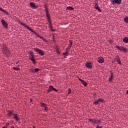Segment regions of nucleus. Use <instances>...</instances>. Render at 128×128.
<instances>
[{"instance_id":"1","label":"nucleus","mask_w":128,"mask_h":128,"mask_svg":"<svg viewBox=\"0 0 128 128\" xmlns=\"http://www.w3.org/2000/svg\"><path fill=\"white\" fill-rule=\"evenodd\" d=\"M45 11L46 12V17L48 22H49V27L52 32H54V30L52 29V20H50V11H48V6L44 5Z\"/></svg>"},{"instance_id":"2","label":"nucleus","mask_w":128,"mask_h":128,"mask_svg":"<svg viewBox=\"0 0 128 128\" xmlns=\"http://www.w3.org/2000/svg\"><path fill=\"white\" fill-rule=\"evenodd\" d=\"M18 24H21V26H24V28H26L27 30H30V32H33V34H36V36H37L38 38H41L42 40V38H44L38 34L36 32H34V30H32V28H30V26H28V25L24 24V22H22L20 21H18Z\"/></svg>"},{"instance_id":"3","label":"nucleus","mask_w":128,"mask_h":128,"mask_svg":"<svg viewBox=\"0 0 128 128\" xmlns=\"http://www.w3.org/2000/svg\"><path fill=\"white\" fill-rule=\"evenodd\" d=\"M2 52L4 54L5 56H10V51L8 50V48L6 46V44H4L2 47Z\"/></svg>"},{"instance_id":"4","label":"nucleus","mask_w":128,"mask_h":128,"mask_svg":"<svg viewBox=\"0 0 128 128\" xmlns=\"http://www.w3.org/2000/svg\"><path fill=\"white\" fill-rule=\"evenodd\" d=\"M116 48L118 50H121L122 52H128V50L124 47V46H116Z\"/></svg>"},{"instance_id":"5","label":"nucleus","mask_w":128,"mask_h":128,"mask_svg":"<svg viewBox=\"0 0 128 128\" xmlns=\"http://www.w3.org/2000/svg\"><path fill=\"white\" fill-rule=\"evenodd\" d=\"M34 52H38V54L40 56H44V52L42 50L38 49V48H34Z\"/></svg>"},{"instance_id":"6","label":"nucleus","mask_w":128,"mask_h":128,"mask_svg":"<svg viewBox=\"0 0 128 128\" xmlns=\"http://www.w3.org/2000/svg\"><path fill=\"white\" fill-rule=\"evenodd\" d=\"M14 112L12 111V110H8L7 113V116H8V118H12V116H14Z\"/></svg>"},{"instance_id":"7","label":"nucleus","mask_w":128,"mask_h":128,"mask_svg":"<svg viewBox=\"0 0 128 128\" xmlns=\"http://www.w3.org/2000/svg\"><path fill=\"white\" fill-rule=\"evenodd\" d=\"M1 22H2L3 26H4L5 28H6V30H8V24L7 22H6V20H2Z\"/></svg>"},{"instance_id":"8","label":"nucleus","mask_w":128,"mask_h":128,"mask_svg":"<svg viewBox=\"0 0 128 128\" xmlns=\"http://www.w3.org/2000/svg\"><path fill=\"white\" fill-rule=\"evenodd\" d=\"M111 2L112 4H120L122 0H112Z\"/></svg>"},{"instance_id":"9","label":"nucleus","mask_w":128,"mask_h":128,"mask_svg":"<svg viewBox=\"0 0 128 128\" xmlns=\"http://www.w3.org/2000/svg\"><path fill=\"white\" fill-rule=\"evenodd\" d=\"M86 66L87 68H92V64L90 62L86 63Z\"/></svg>"},{"instance_id":"10","label":"nucleus","mask_w":128,"mask_h":128,"mask_svg":"<svg viewBox=\"0 0 128 128\" xmlns=\"http://www.w3.org/2000/svg\"><path fill=\"white\" fill-rule=\"evenodd\" d=\"M94 8H96V10H98V12H102V10L100 9V6H98V3L96 2L94 3Z\"/></svg>"},{"instance_id":"11","label":"nucleus","mask_w":128,"mask_h":128,"mask_svg":"<svg viewBox=\"0 0 128 128\" xmlns=\"http://www.w3.org/2000/svg\"><path fill=\"white\" fill-rule=\"evenodd\" d=\"M13 118L16 122H18V120H20V118H18V114H14L13 115Z\"/></svg>"},{"instance_id":"12","label":"nucleus","mask_w":128,"mask_h":128,"mask_svg":"<svg viewBox=\"0 0 128 128\" xmlns=\"http://www.w3.org/2000/svg\"><path fill=\"white\" fill-rule=\"evenodd\" d=\"M115 60H116L118 64H122V61H120V56H116L115 58Z\"/></svg>"},{"instance_id":"13","label":"nucleus","mask_w":128,"mask_h":128,"mask_svg":"<svg viewBox=\"0 0 128 128\" xmlns=\"http://www.w3.org/2000/svg\"><path fill=\"white\" fill-rule=\"evenodd\" d=\"M104 58L102 57H98V62L100 64H104Z\"/></svg>"},{"instance_id":"14","label":"nucleus","mask_w":128,"mask_h":128,"mask_svg":"<svg viewBox=\"0 0 128 128\" xmlns=\"http://www.w3.org/2000/svg\"><path fill=\"white\" fill-rule=\"evenodd\" d=\"M110 76L109 78L108 82H110L112 80H114V72L112 71H110Z\"/></svg>"},{"instance_id":"15","label":"nucleus","mask_w":128,"mask_h":128,"mask_svg":"<svg viewBox=\"0 0 128 128\" xmlns=\"http://www.w3.org/2000/svg\"><path fill=\"white\" fill-rule=\"evenodd\" d=\"M30 6H31V8H32L34 10V8H38V6H36V4H34V3L32 2H30Z\"/></svg>"},{"instance_id":"16","label":"nucleus","mask_w":128,"mask_h":128,"mask_svg":"<svg viewBox=\"0 0 128 128\" xmlns=\"http://www.w3.org/2000/svg\"><path fill=\"white\" fill-rule=\"evenodd\" d=\"M29 60L32 62L34 64H36V58L34 57H30Z\"/></svg>"},{"instance_id":"17","label":"nucleus","mask_w":128,"mask_h":128,"mask_svg":"<svg viewBox=\"0 0 128 128\" xmlns=\"http://www.w3.org/2000/svg\"><path fill=\"white\" fill-rule=\"evenodd\" d=\"M52 88H54V86H49V88H48V90H47L48 94L49 92H52Z\"/></svg>"},{"instance_id":"18","label":"nucleus","mask_w":128,"mask_h":128,"mask_svg":"<svg viewBox=\"0 0 128 128\" xmlns=\"http://www.w3.org/2000/svg\"><path fill=\"white\" fill-rule=\"evenodd\" d=\"M88 120V122H91L92 124H94L96 122V118H93V119L89 118Z\"/></svg>"},{"instance_id":"19","label":"nucleus","mask_w":128,"mask_h":128,"mask_svg":"<svg viewBox=\"0 0 128 128\" xmlns=\"http://www.w3.org/2000/svg\"><path fill=\"white\" fill-rule=\"evenodd\" d=\"M123 42H125V44H128V37H124L123 38Z\"/></svg>"},{"instance_id":"20","label":"nucleus","mask_w":128,"mask_h":128,"mask_svg":"<svg viewBox=\"0 0 128 128\" xmlns=\"http://www.w3.org/2000/svg\"><path fill=\"white\" fill-rule=\"evenodd\" d=\"M102 123V120H96L95 119V123L94 124H101Z\"/></svg>"},{"instance_id":"21","label":"nucleus","mask_w":128,"mask_h":128,"mask_svg":"<svg viewBox=\"0 0 128 128\" xmlns=\"http://www.w3.org/2000/svg\"><path fill=\"white\" fill-rule=\"evenodd\" d=\"M0 10L4 12V14H9L8 12L2 9V8H0Z\"/></svg>"},{"instance_id":"22","label":"nucleus","mask_w":128,"mask_h":128,"mask_svg":"<svg viewBox=\"0 0 128 128\" xmlns=\"http://www.w3.org/2000/svg\"><path fill=\"white\" fill-rule=\"evenodd\" d=\"M70 54V51H68V50H66V52H63L62 54L63 56H68V54Z\"/></svg>"},{"instance_id":"23","label":"nucleus","mask_w":128,"mask_h":128,"mask_svg":"<svg viewBox=\"0 0 128 128\" xmlns=\"http://www.w3.org/2000/svg\"><path fill=\"white\" fill-rule=\"evenodd\" d=\"M81 82L83 84V86H88V83L86 81L83 80Z\"/></svg>"},{"instance_id":"24","label":"nucleus","mask_w":128,"mask_h":128,"mask_svg":"<svg viewBox=\"0 0 128 128\" xmlns=\"http://www.w3.org/2000/svg\"><path fill=\"white\" fill-rule=\"evenodd\" d=\"M100 102L98 101V100H97L94 102L93 104H95L96 106H98V104H100Z\"/></svg>"},{"instance_id":"25","label":"nucleus","mask_w":128,"mask_h":128,"mask_svg":"<svg viewBox=\"0 0 128 128\" xmlns=\"http://www.w3.org/2000/svg\"><path fill=\"white\" fill-rule=\"evenodd\" d=\"M66 10H74V8L72 6H68L66 8Z\"/></svg>"},{"instance_id":"26","label":"nucleus","mask_w":128,"mask_h":128,"mask_svg":"<svg viewBox=\"0 0 128 128\" xmlns=\"http://www.w3.org/2000/svg\"><path fill=\"white\" fill-rule=\"evenodd\" d=\"M40 106L41 108H44L46 107V104L44 103V102H42V103H40Z\"/></svg>"},{"instance_id":"27","label":"nucleus","mask_w":128,"mask_h":128,"mask_svg":"<svg viewBox=\"0 0 128 128\" xmlns=\"http://www.w3.org/2000/svg\"><path fill=\"white\" fill-rule=\"evenodd\" d=\"M70 48H72V46L68 45V46L66 48V50L68 51L70 50Z\"/></svg>"},{"instance_id":"28","label":"nucleus","mask_w":128,"mask_h":128,"mask_svg":"<svg viewBox=\"0 0 128 128\" xmlns=\"http://www.w3.org/2000/svg\"><path fill=\"white\" fill-rule=\"evenodd\" d=\"M12 68L14 70H20V68H17L16 67H13Z\"/></svg>"},{"instance_id":"29","label":"nucleus","mask_w":128,"mask_h":128,"mask_svg":"<svg viewBox=\"0 0 128 128\" xmlns=\"http://www.w3.org/2000/svg\"><path fill=\"white\" fill-rule=\"evenodd\" d=\"M124 22H128V17H126L124 18Z\"/></svg>"},{"instance_id":"30","label":"nucleus","mask_w":128,"mask_h":128,"mask_svg":"<svg viewBox=\"0 0 128 128\" xmlns=\"http://www.w3.org/2000/svg\"><path fill=\"white\" fill-rule=\"evenodd\" d=\"M98 101L100 102H104V100L102 99V98H99L98 99Z\"/></svg>"},{"instance_id":"31","label":"nucleus","mask_w":128,"mask_h":128,"mask_svg":"<svg viewBox=\"0 0 128 128\" xmlns=\"http://www.w3.org/2000/svg\"><path fill=\"white\" fill-rule=\"evenodd\" d=\"M93 96L94 98V100H96V94L94 93V94H93Z\"/></svg>"},{"instance_id":"32","label":"nucleus","mask_w":128,"mask_h":128,"mask_svg":"<svg viewBox=\"0 0 128 128\" xmlns=\"http://www.w3.org/2000/svg\"><path fill=\"white\" fill-rule=\"evenodd\" d=\"M44 108V110H46V112H48V108L46 106V105Z\"/></svg>"},{"instance_id":"33","label":"nucleus","mask_w":128,"mask_h":128,"mask_svg":"<svg viewBox=\"0 0 128 128\" xmlns=\"http://www.w3.org/2000/svg\"><path fill=\"white\" fill-rule=\"evenodd\" d=\"M69 42L70 44L69 46H72V40H70Z\"/></svg>"},{"instance_id":"34","label":"nucleus","mask_w":128,"mask_h":128,"mask_svg":"<svg viewBox=\"0 0 128 128\" xmlns=\"http://www.w3.org/2000/svg\"><path fill=\"white\" fill-rule=\"evenodd\" d=\"M28 52L30 54V56L34 55V52H32V51Z\"/></svg>"},{"instance_id":"35","label":"nucleus","mask_w":128,"mask_h":128,"mask_svg":"<svg viewBox=\"0 0 128 128\" xmlns=\"http://www.w3.org/2000/svg\"><path fill=\"white\" fill-rule=\"evenodd\" d=\"M40 72V69H38V68H35L34 72Z\"/></svg>"},{"instance_id":"36","label":"nucleus","mask_w":128,"mask_h":128,"mask_svg":"<svg viewBox=\"0 0 128 128\" xmlns=\"http://www.w3.org/2000/svg\"><path fill=\"white\" fill-rule=\"evenodd\" d=\"M30 72H32V73L34 72V68H31L30 69Z\"/></svg>"},{"instance_id":"37","label":"nucleus","mask_w":128,"mask_h":128,"mask_svg":"<svg viewBox=\"0 0 128 128\" xmlns=\"http://www.w3.org/2000/svg\"><path fill=\"white\" fill-rule=\"evenodd\" d=\"M68 94H71V92H72V90H71L70 88H69L68 89Z\"/></svg>"},{"instance_id":"38","label":"nucleus","mask_w":128,"mask_h":128,"mask_svg":"<svg viewBox=\"0 0 128 128\" xmlns=\"http://www.w3.org/2000/svg\"><path fill=\"white\" fill-rule=\"evenodd\" d=\"M52 88L53 90H54V92H58V90L56 89L54 87H52Z\"/></svg>"},{"instance_id":"39","label":"nucleus","mask_w":128,"mask_h":128,"mask_svg":"<svg viewBox=\"0 0 128 128\" xmlns=\"http://www.w3.org/2000/svg\"><path fill=\"white\" fill-rule=\"evenodd\" d=\"M10 126V123L8 122L6 123V126Z\"/></svg>"},{"instance_id":"40","label":"nucleus","mask_w":128,"mask_h":128,"mask_svg":"<svg viewBox=\"0 0 128 128\" xmlns=\"http://www.w3.org/2000/svg\"><path fill=\"white\" fill-rule=\"evenodd\" d=\"M96 128H102V126H98H98H96Z\"/></svg>"},{"instance_id":"41","label":"nucleus","mask_w":128,"mask_h":128,"mask_svg":"<svg viewBox=\"0 0 128 128\" xmlns=\"http://www.w3.org/2000/svg\"><path fill=\"white\" fill-rule=\"evenodd\" d=\"M42 40H44V42H48V41L46 40V38H42Z\"/></svg>"},{"instance_id":"42","label":"nucleus","mask_w":128,"mask_h":128,"mask_svg":"<svg viewBox=\"0 0 128 128\" xmlns=\"http://www.w3.org/2000/svg\"><path fill=\"white\" fill-rule=\"evenodd\" d=\"M29 58H34V54L30 56Z\"/></svg>"},{"instance_id":"43","label":"nucleus","mask_w":128,"mask_h":128,"mask_svg":"<svg viewBox=\"0 0 128 128\" xmlns=\"http://www.w3.org/2000/svg\"><path fill=\"white\" fill-rule=\"evenodd\" d=\"M108 42L110 44H112V40H108Z\"/></svg>"},{"instance_id":"44","label":"nucleus","mask_w":128,"mask_h":128,"mask_svg":"<svg viewBox=\"0 0 128 128\" xmlns=\"http://www.w3.org/2000/svg\"><path fill=\"white\" fill-rule=\"evenodd\" d=\"M78 78L80 82H82V81L83 80H82L80 78H79L78 77Z\"/></svg>"},{"instance_id":"45","label":"nucleus","mask_w":128,"mask_h":128,"mask_svg":"<svg viewBox=\"0 0 128 128\" xmlns=\"http://www.w3.org/2000/svg\"><path fill=\"white\" fill-rule=\"evenodd\" d=\"M30 102H32V98L30 99Z\"/></svg>"},{"instance_id":"46","label":"nucleus","mask_w":128,"mask_h":128,"mask_svg":"<svg viewBox=\"0 0 128 128\" xmlns=\"http://www.w3.org/2000/svg\"><path fill=\"white\" fill-rule=\"evenodd\" d=\"M126 94H128V90L126 92Z\"/></svg>"},{"instance_id":"47","label":"nucleus","mask_w":128,"mask_h":128,"mask_svg":"<svg viewBox=\"0 0 128 128\" xmlns=\"http://www.w3.org/2000/svg\"><path fill=\"white\" fill-rule=\"evenodd\" d=\"M56 52L58 54V49L56 50Z\"/></svg>"},{"instance_id":"48","label":"nucleus","mask_w":128,"mask_h":128,"mask_svg":"<svg viewBox=\"0 0 128 128\" xmlns=\"http://www.w3.org/2000/svg\"><path fill=\"white\" fill-rule=\"evenodd\" d=\"M11 128H14V126H12V127H11Z\"/></svg>"},{"instance_id":"49","label":"nucleus","mask_w":128,"mask_h":128,"mask_svg":"<svg viewBox=\"0 0 128 128\" xmlns=\"http://www.w3.org/2000/svg\"><path fill=\"white\" fill-rule=\"evenodd\" d=\"M33 128H36V126H33Z\"/></svg>"},{"instance_id":"50","label":"nucleus","mask_w":128,"mask_h":128,"mask_svg":"<svg viewBox=\"0 0 128 128\" xmlns=\"http://www.w3.org/2000/svg\"><path fill=\"white\" fill-rule=\"evenodd\" d=\"M16 64H18V62H17Z\"/></svg>"},{"instance_id":"51","label":"nucleus","mask_w":128,"mask_h":128,"mask_svg":"<svg viewBox=\"0 0 128 128\" xmlns=\"http://www.w3.org/2000/svg\"><path fill=\"white\" fill-rule=\"evenodd\" d=\"M2 128H6V127H2Z\"/></svg>"},{"instance_id":"52","label":"nucleus","mask_w":128,"mask_h":128,"mask_svg":"<svg viewBox=\"0 0 128 128\" xmlns=\"http://www.w3.org/2000/svg\"><path fill=\"white\" fill-rule=\"evenodd\" d=\"M53 38L54 39V37H53Z\"/></svg>"},{"instance_id":"53","label":"nucleus","mask_w":128,"mask_h":128,"mask_svg":"<svg viewBox=\"0 0 128 128\" xmlns=\"http://www.w3.org/2000/svg\"><path fill=\"white\" fill-rule=\"evenodd\" d=\"M20 66H18V68Z\"/></svg>"},{"instance_id":"54","label":"nucleus","mask_w":128,"mask_h":128,"mask_svg":"<svg viewBox=\"0 0 128 128\" xmlns=\"http://www.w3.org/2000/svg\"><path fill=\"white\" fill-rule=\"evenodd\" d=\"M64 58H66V56H64Z\"/></svg>"}]
</instances>
